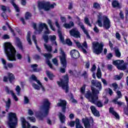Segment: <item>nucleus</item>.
<instances>
[{
	"instance_id": "obj_5",
	"label": "nucleus",
	"mask_w": 128,
	"mask_h": 128,
	"mask_svg": "<svg viewBox=\"0 0 128 128\" xmlns=\"http://www.w3.org/2000/svg\"><path fill=\"white\" fill-rule=\"evenodd\" d=\"M33 28L34 30H36V31L34 32V34H40L42 32L44 28H45V30H46V31H44V34H50V32L48 30V26H46V24L45 23H40L38 24V28H36V23H33Z\"/></svg>"
},
{
	"instance_id": "obj_14",
	"label": "nucleus",
	"mask_w": 128,
	"mask_h": 128,
	"mask_svg": "<svg viewBox=\"0 0 128 128\" xmlns=\"http://www.w3.org/2000/svg\"><path fill=\"white\" fill-rule=\"evenodd\" d=\"M76 124V128H84V127L80 124V120L78 118H76V121H71L69 125L71 128H74V124Z\"/></svg>"
},
{
	"instance_id": "obj_56",
	"label": "nucleus",
	"mask_w": 128,
	"mask_h": 128,
	"mask_svg": "<svg viewBox=\"0 0 128 128\" xmlns=\"http://www.w3.org/2000/svg\"><path fill=\"white\" fill-rule=\"evenodd\" d=\"M16 46L20 48V50H22V42H17Z\"/></svg>"
},
{
	"instance_id": "obj_27",
	"label": "nucleus",
	"mask_w": 128,
	"mask_h": 128,
	"mask_svg": "<svg viewBox=\"0 0 128 128\" xmlns=\"http://www.w3.org/2000/svg\"><path fill=\"white\" fill-rule=\"evenodd\" d=\"M68 74H70V76H80V71L77 72L76 70H74V71L69 70Z\"/></svg>"
},
{
	"instance_id": "obj_49",
	"label": "nucleus",
	"mask_w": 128,
	"mask_h": 128,
	"mask_svg": "<svg viewBox=\"0 0 128 128\" xmlns=\"http://www.w3.org/2000/svg\"><path fill=\"white\" fill-rule=\"evenodd\" d=\"M32 86H33V88L35 89V90H40V86H38V84L33 83L32 84Z\"/></svg>"
},
{
	"instance_id": "obj_10",
	"label": "nucleus",
	"mask_w": 128,
	"mask_h": 128,
	"mask_svg": "<svg viewBox=\"0 0 128 128\" xmlns=\"http://www.w3.org/2000/svg\"><path fill=\"white\" fill-rule=\"evenodd\" d=\"M74 42H75L78 48H80L84 54H87L88 52L86 50L88 48V44H86V42H84L82 45L80 44V43L76 40H74Z\"/></svg>"
},
{
	"instance_id": "obj_40",
	"label": "nucleus",
	"mask_w": 128,
	"mask_h": 128,
	"mask_svg": "<svg viewBox=\"0 0 128 128\" xmlns=\"http://www.w3.org/2000/svg\"><path fill=\"white\" fill-rule=\"evenodd\" d=\"M8 80L10 82H12L14 80V74H12L8 73Z\"/></svg>"
},
{
	"instance_id": "obj_8",
	"label": "nucleus",
	"mask_w": 128,
	"mask_h": 128,
	"mask_svg": "<svg viewBox=\"0 0 128 128\" xmlns=\"http://www.w3.org/2000/svg\"><path fill=\"white\" fill-rule=\"evenodd\" d=\"M56 6V3H53L50 4V2H38V8L39 10H44L46 11L50 10V8H54Z\"/></svg>"
},
{
	"instance_id": "obj_1",
	"label": "nucleus",
	"mask_w": 128,
	"mask_h": 128,
	"mask_svg": "<svg viewBox=\"0 0 128 128\" xmlns=\"http://www.w3.org/2000/svg\"><path fill=\"white\" fill-rule=\"evenodd\" d=\"M4 52L7 56V60L10 62H16V50L10 42L4 43Z\"/></svg>"
},
{
	"instance_id": "obj_59",
	"label": "nucleus",
	"mask_w": 128,
	"mask_h": 128,
	"mask_svg": "<svg viewBox=\"0 0 128 128\" xmlns=\"http://www.w3.org/2000/svg\"><path fill=\"white\" fill-rule=\"evenodd\" d=\"M81 94H84L86 92V85H84L80 88Z\"/></svg>"
},
{
	"instance_id": "obj_64",
	"label": "nucleus",
	"mask_w": 128,
	"mask_h": 128,
	"mask_svg": "<svg viewBox=\"0 0 128 128\" xmlns=\"http://www.w3.org/2000/svg\"><path fill=\"white\" fill-rule=\"evenodd\" d=\"M116 38L118 40H120V33L116 32Z\"/></svg>"
},
{
	"instance_id": "obj_18",
	"label": "nucleus",
	"mask_w": 128,
	"mask_h": 128,
	"mask_svg": "<svg viewBox=\"0 0 128 128\" xmlns=\"http://www.w3.org/2000/svg\"><path fill=\"white\" fill-rule=\"evenodd\" d=\"M55 24L56 26V28H58V36L60 38V42L62 43H64V37L62 36V31L60 30V24H58V20H56L55 22Z\"/></svg>"
},
{
	"instance_id": "obj_19",
	"label": "nucleus",
	"mask_w": 128,
	"mask_h": 128,
	"mask_svg": "<svg viewBox=\"0 0 128 128\" xmlns=\"http://www.w3.org/2000/svg\"><path fill=\"white\" fill-rule=\"evenodd\" d=\"M60 58L61 62V64L63 66H64V52L62 50V48H60Z\"/></svg>"
},
{
	"instance_id": "obj_30",
	"label": "nucleus",
	"mask_w": 128,
	"mask_h": 128,
	"mask_svg": "<svg viewBox=\"0 0 128 128\" xmlns=\"http://www.w3.org/2000/svg\"><path fill=\"white\" fill-rule=\"evenodd\" d=\"M57 84L59 86L64 90V79H60V82H57Z\"/></svg>"
},
{
	"instance_id": "obj_12",
	"label": "nucleus",
	"mask_w": 128,
	"mask_h": 128,
	"mask_svg": "<svg viewBox=\"0 0 128 128\" xmlns=\"http://www.w3.org/2000/svg\"><path fill=\"white\" fill-rule=\"evenodd\" d=\"M82 122L84 124L86 128H90V122H94L92 118H88L87 117L82 118Z\"/></svg>"
},
{
	"instance_id": "obj_33",
	"label": "nucleus",
	"mask_w": 128,
	"mask_h": 128,
	"mask_svg": "<svg viewBox=\"0 0 128 128\" xmlns=\"http://www.w3.org/2000/svg\"><path fill=\"white\" fill-rule=\"evenodd\" d=\"M47 22H48V24L49 25L50 28L52 30H54V32L56 30V28H54V26H52V22L50 20H47Z\"/></svg>"
},
{
	"instance_id": "obj_25",
	"label": "nucleus",
	"mask_w": 128,
	"mask_h": 128,
	"mask_svg": "<svg viewBox=\"0 0 128 128\" xmlns=\"http://www.w3.org/2000/svg\"><path fill=\"white\" fill-rule=\"evenodd\" d=\"M32 80L36 82H37L38 84H40V80H38V78L36 76H34V74H32L29 79L30 82H32Z\"/></svg>"
},
{
	"instance_id": "obj_26",
	"label": "nucleus",
	"mask_w": 128,
	"mask_h": 128,
	"mask_svg": "<svg viewBox=\"0 0 128 128\" xmlns=\"http://www.w3.org/2000/svg\"><path fill=\"white\" fill-rule=\"evenodd\" d=\"M60 102H58L57 104V106H60L61 108H62V112L64 111V100H60Z\"/></svg>"
},
{
	"instance_id": "obj_2",
	"label": "nucleus",
	"mask_w": 128,
	"mask_h": 128,
	"mask_svg": "<svg viewBox=\"0 0 128 128\" xmlns=\"http://www.w3.org/2000/svg\"><path fill=\"white\" fill-rule=\"evenodd\" d=\"M97 24L100 28H103L106 30H108L110 28V20L106 16H102V13H98V14Z\"/></svg>"
},
{
	"instance_id": "obj_7",
	"label": "nucleus",
	"mask_w": 128,
	"mask_h": 128,
	"mask_svg": "<svg viewBox=\"0 0 128 128\" xmlns=\"http://www.w3.org/2000/svg\"><path fill=\"white\" fill-rule=\"evenodd\" d=\"M91 84L96 88L97 90L92 87L91 90H92V96H95V94H100V90H102V84L98 80H92Z\"/></svg>"
},
{
	"instance_id": "obj_23",
	"label": "nucleus",
	"mask_w": 128,
	"mask_h": 128,
	"mask_svg": "<svg viewBox=\"0 0 128 128\" xmlns=\"http://www.w3.org/2000/svg\"><path fill=\"white\" fill-rule=\"evenodd\" d=\"M109 112L114 116L116 120H120V116L118 114V113H116V111H114V108H110L109 109Z\"/></svg>"
},
{
	"instance_id": "obj_11",
	"label": "nucleus",
	"mask_w": 128,
	"mask_h": 128,
	"mask_svg": "<svg viewBox=\"0 0 128 128\" xmlns=\"http://www.w3.org/2000/svg\"><path fill=\"white\" fill-rule=\"evenodd\" d=\"M124 60H116L115 61H113V64L114 66H116L118 70H124L126 67V65L124 64Z\"/></svg>"
},
{
	"instance_id": "obj_62",
	"label": "nucleus",
	"mask_w": 128,
	"mask_h": 128,
	"mask_svg": "<svg viewBox=\"0 0 128 128\" xmlns=\"http://www.w3.org/2000/svg\"><path fill=\"white\" fill-rule=\"evenodd\" d=\"M16 58H17L18 60H22V56L20 54L17 53L16 54Z\"/></svg>"
},
{
	"instance_id": "obj_57",
	"label": "nucleus",
	"mask_w": 128,
	"mask_h": 128,
	"mask_svg": "<svg viewBox=\"0 0 128 128\" xmlns=\"http://www.w3.org/2000/svg\"><path fill=\"white\" fill-rule=\"evenodd\" d=\"M52 62L53 64H54L55 66H58V60L56 59V58H53L52 60Z\"/></svg>"
},
{
	"instance_id": "obj_36",
	"label": "nucleus",
	"mask_w": 128,
	"mask_h": 128,
	"mask_svg": "<svg viewBox=\"0 0 128 128\" xmlns=\"http://www.w3.org/2000/svg\"><path fill=\"white\" fill-rule=\"evenodd\" d=\"M26 40L29 44H32V40H30V32H28Z\"/></svg>"
},
{
	"instance_id": "obj_21",
	"label": "nucleus",
	"mask_w": 128,
	"mask_h": 128,
	"mask_svg": "<svg viewBox=\"0 0 128 128\" xmlns=\"http://www.w3.org/2000/svg\"><path fill=\"white\" fill-rule=\"evenodd\" d=\"M6 90L7 94H11L14 100L16 102H18V97H16V96L14 94V92L12 90H10V89H8V87H6Z\"/></svg>"
},
{
	"instance_id": "obj_50",
	"label": "nucleus",
	"mask_w": 128,
	"mask_h": 128,
	"mask_svg": "<svg viewBox=\"0 0 128 128\" xmlns=\"http://www.w3.org/2000/svg\"><path fill=\"white\" fill-rule=\"evenodd\" d=\"M111 86L114 88V90L116 92V90H118V84L116 83H113L111 84Z\"/></svg>"
},
{
	"instance_id": "obj_6",
	"label": "nucleus",
	"mask_w": 128,
	"mask_h": 128,
	"mask_svg": "<svg viewBox=\"0 0 128 128\" xmlns=\"http://www.w3.org/2000/svg\"><path fill=\"white\" fill-rule=\"evenodd\" d=\"M8 124L10 128H16L18 125V118L16 113L10 112L8 114Z\"/></svg>"
},
{
	"instance_id": "obj_29",
	"label": "nucleus",
	"mask_w": 128,
	"mask_h": 128,
	"mask_svg": "<svg viewBox=\"0 0 128 128\" xmlns=\"http://www.w3.org/2000/svg\"><path fill=\"white\" fill-rule=\"evenodd\" d=\"M58 116L60 118V122L62 124L64 122V114H62V112H59Z\"/></svg>"
},
{
	"instance_id": "obj_48",
	"label": "nucleus",
	"mask_w": 128,
	"mask_h": 128,
	"mask_svg": "<svg viewBox=\"0 0 128 128\" xmlns=\"http://www.w3.org/2000/svg\"><path fill=\"white\" fill-rule=\"evenodd\" d=\"M1 60L2 62V64L5 68V70H8V66H6V60L4 58H2Z\"/></svg>"
},
{
	"instance_id": "obj_55",
	"label": "nucleus",
	"mask_w": 128,
	"mask_h": 128,
	"mask_svg": "<svg viewBox=\"0 0 128 128\" xmlns=\"http://www.w3.org/2000/svg\"><path fill=\"white\" fill-rule=\"evenodd\" d=\"M49 38H50L51 42H54V40H56V37L54 35L50 36Z\"/></svg>"
},
{
	"instance_id": "obj_47",
	"label": "nucleus",
	"mask_w": 128,
	"mask_h": 128,
	"mask_svg": "<svg viewBox=\"0 0 128 128\" xmlns=\"http://www.w3.org/2000/svg\"><path fill=\"white\" fill-rule=\"evenodd\" d=\"M42 38L44 40V42H46V44H48V36L46 34H44L42 36Z\"/></svg>"
},
{
	"instance_id": "obj_60",
	"label": "nucleus",
	"mask_w": 128,
	"mask_h": 128,
	"mask_svg": "<svg viewBox=\"0 0 128 128\" xmlns=\"http://www.w3.org/2000/svg\"><path fill=\"white\" fill-rule=\"evenodd\" d=\"M66 44L69 46H72V41L70 39L66 40Z\"/></svg>"
},
{
	"instance_id": "obj_53",
	"label": "nucleus",
	"mask_w": 128,
	"mask_h": 128,
	"mask_svg": "<svg viewBox=\"0 0 128 128\" xmlns=\"http://www.w3.org/2000/svg\"><path fill=\"white\" fill-rule=\"evenodd\" d=\"M27 120H30V122H36V118L34 116H32V117L28 116L27 117Z\"/></svg>"
},
{
	"instance_id": "obj_15",
	"label": "nucleus",
	"mask_w": 128,
	"mask_h": 128,
	"mask_svg": "<svg viewBox=\"0 0 128 128\" xmlns=\"http://www.w3.org/2000/svg\"><path fill=\"white\" fill-rule=\"evenodd\" d=\"M70 36L74 38H80V33L78 32V30L76 28H73L70 31Z\"/></svg>"
},
{
	"instance_id": "obj_39",
	"label": "nucleus",
	"mask_w": 128,
	"mask_h": 128,
	"mask_svg": "<svg viewBox=\"0 0 128 128\" xmlns=\"http://www.w3.org/2000/svg\"><path fill=\"white\" fill-rule=\"evenodd\" d=\"M11 0L12 4L16 12H19L20 9L18 7V6H16V4H14V0Z\"/></svg>"
},
{
	"instance_id": "obj_44",
	"label": "nucleus",
	"mask_w": 128,
	"mask_h": 128,
	"mask_svg": "<svg viewBox=\"0 0 128 128\" xmlns=\"http://www.w3.org/2000/svg\"><path fill=\"white\" fill-rule=\"evenodd\" d=\"M122 36H124V38L126 44H128V41H126V36H128V33L126 32L123 31L122 32Z\"/></svg>"
},
{
	"instance_id": "obj_34",
	"label": "nucleus",
	"mask_w": 128,
	"mask_h": 128,
	"mask_svg": "<svg viewBox=\"0 0 128 128\" xmlns=\"http://www.w3.org/2000/svg\"><path fill=\"white\" fill-rule=\"evenodd\" d=\"M74 26V24L72 22H70V24H64V28H72Z\"/></svg>"
},
{
	"instance_id": "obj_54",
	"label": "nucleus",
	"mask_w": 128,
	"mask_h": 128,
	"mask_svg": "<svg viewBox=\"0 0 128 128\" xmlns=\"http://www.w3.org/2000/svg\"><path fill=\"white\" fill-rule=\"evenodd\" d=\"M84 20L86 24H88V26H92V24L90 22V20H88V18H85Z\"/></svg>"
},
{
	"instance_id": "obj_45",
	"label": "nucleus",
	"mask_w": 128,
	"mask_h": 128,
	"mask_svg": "<svg viewBox=\"0 0 128 128\" xmlns=\"http://www.w3.org/2000/svg\"><path fill=\"white\" fill-rule=\"evenodd\" d=\"M20 90H22V88H20V86H16V90L17 92L18 96H20Z\"/></svg>"
},
{
	"instance_id": "obj_51",
	"label": "nucleus",
	"mask_w": 128,
	"mask_h": 128,
	"mask_svg": "<svg viewBox=\"0 0 128 128\" xmlns=\"http://www.w3.org/2000/svg\"><path fill=\"white\" fill-rule=\"evenodd\" d=\"M115 54L117 58H120L121 54L118 49L115 50Z\"/></svg>"
},
{
	"instance_id": "obj_4",
	"label": "nucleus",
	"mask_w": 128,
	"mask_h": 128,
	"mask_svg": "<svg viewBox=\"0 0 128 128\" xmlns=\"http://www.w3.org/2000/svg\"><path fill=\"white\" fill-rule=\"evenodd\" d=\"M85 97L86 98H88L90 102L96 104L98 108H102V103L100 101L98 100V94L92 95L90 91H88L87 93L85 94Z\"/></svg>"
},
{
	"instance_id": "obj_9",
	"label": "nucleus",
	"mask_w": 128,
	"mask_h": 128,
	"mask_svg": "<svg viewBox=\"0 0 128 128\" xmlns=\"http://www.w3.org/2000/svg\"><path fill=\"white\" fill-rule=\"evenodd\" d=\"M92 44L94 52L96 54H102L104 50V44L102 42H94Z\"/></svg>"
},
{
	"instance_id": "obj_41",
	"label": "nucleus",
	"mask_w": 128,
	"mask_h": 128,
	"mask_svg": "<svg viewBox=\"0 0 128 128\" xmlns=\"http://www.w3.org/2000/svg\"><path fill=\"white\" fill-rule=\"evenodd\" d=\"M116 94L118 96L116 97L114 100H118L119 98H122V92H120V91H117Z\"/></svg>"
},
{
	"instance_id": "obj_22",
	"label": "nucleus",
	"mask_w": 128,
	"mask_h": 128,
	"mask_svg": "<svg viewBox=\"0 0 128 128\" xmlns=\"http://www.w3.org/2000/svg\"><path fill=\"white\" fill-rule=\"evenodd\" d=\"M78 24L80 26V28H82V30H83L84 32L86 34V38H90V34H88V30H86V28H84V24H82V23L80 22H79Z\"/></svg>"
},
{
	"instance_id": "obj_32",
	"label": "nucleus",
	"mask_w": 128,
	"mask_h": 128,
	"mask_svg": "<svg viewBox=\"0 0 128 128\" xmlns=\"http://www.w3.org/2000/svg\"><path fill=\"white\" fill-rule=\"evenodd\" d=\"M5 102L6 104V111L8 112L10 107V99L8 98V101Z\"/></svg>"
},
{
	"instance_id": "obj_24",
	"label": "nucleus",
	"mask_w": 128,
	"mask_h": 128,
	"mask_svg": "<svg viewBox=\"0 0 128 128\" xmlns=\"http://www.w3.org/2000/svg\"><path fill=\"white\" fill-rule=\"evenodd\" d=\"M90 108L92 110V113L95 116H100V112L96 110V107L92 106L90 107Z\"/></svg>"
},
{
	"instance_id": "obj_28",
	"label": "nucleus",
	"mask_w": 128,
	"mask_h": 128,
	"mask_svg": "<svg viewBox=\"0 0 128 128\" xmlns=\"http://www.w3.org/2000/svg\"><path fill=\"white\" fill-rule=\"evenodd\" d=\"M44 46L45 50H46L47 52H50L52 50V46H50V44H44Z\"/></svg>"
},
{
	"instance_id": "obj_46",
	"label": "nucleus",
	"mask_w": 128,
	"mask_h": 128,
	"mask_svg": "<svg viewBox=\"0 0 128 128\" xmlns=\"http://www.w3.org/2000/svg\"><path fill=\"white\" fill-rule=\"evenodd\" d=\"M114 104H118V106H122V103L120 101H118V100L116 99H114L112 100V101Z\"/></svg>"
},
{
	"instance_id": "obj_13",
	"label": "nucleus",
	"mask_w": 128,
	"mask_h": 128,
	"mask_svg": "<svg viewBox=\"0 0 128 128\" xmlns=\"http://www.w3.org/2000/svg\"><path fill=\"white\" fill-rule=\"evenodd\" d=\"M0 8L4 12H2L1 14V16L2 18H4V20H8V17L6 16V12H10V8L6 7L4 5L0 6Z\"/></svg>"
},
{
	"instance_id": "obj_37",
	"label": "nucleus",
	"mask_w": 128,
	"mask_h": 128,
	"mask_svg": "<svg viewBox=\"0 0 128 128\" xmlns=\"http://www.w3.org/2000/svg\"><path fill=\"white\" fill-rule=\"evenodd\" d=\"M96 76L98 78H102V71L100 70V67H98V68Z\"/></svg>"
},
{
	"instance_id": "obj_38",
	"label": "nucleus",
	"mask_w": 128,
	"mask_h": 128,
	"mask_svg": "<svg viewBox=\"0 0 128 128\" xmlns=\"http://www.w3.org/2000/svg\"><path fill=\"white\" fill-rule=\"evenodd\" d=\"M122 76H124V74L120 73L119 75L114 76V80H121Z\"/></svg>"
},
{
	"instance_id": "obj_43",
	"label": "nucleus",
	"mask_w": 128,
	"mask_h": 128,
	"mask_svg": "<svg viewBox=\"0 0 128 128\" xmlns=\"http://www.w3.org/2000/svg\"><path fill=\"white\" fill-rule=\"evenodd\" d=\"M93 8H96V10H100V5L98 2H95L93 4Z\"/></svg>"
},
{
	"instance_id": "obj_17",
	"label": "nucleus",
	"mask_w": 128,
	"mask_h": 128,
	"mask_svg": "<svg viewBox=\"0 0 128 128\" xmlns=\"http://www.w3.org/2000/svg\"><path fill=\"white\" fill-rule=\"evenodd\" d=\"M71 57L73 58H80V52L76 50H72L70 52Z\"/></svg>"
},
{
	"instance_id": "obj_20",
	"label": "nucleus",
	"mask_w": 128,
	"mask_h": 128,
	"mask_svg": "<svg viewBox=\"0 0 128 128\" xmlns=\"http://www.w3.org/2000/svg\"><path fill=\"white\" fill-rule=\"evenodd\" d=\"M68 76L66 74L64 76V88L66 92H68V90H70V88H68Z\"/></svg>"
},
{
	"instance_id": "obj_16",
	"label": "nucleus",
	"mask_w": 128,
	"mask_h": 128,
	"mask_svg": "<svg viewBox=\"0 0 128 128\" xmlns=\"http://www.w3.org/2000/svg\"><path fill=\"white\" fill-rule=\"evenodd\" d=\"M20 120L22 124V128H30V122H26V119L24 117H22L20 118Z\"/></svg>"
},
{
	"instance_id": "obj_42",
	"label": "nucleus",
	"mask_w": 128,
	"mask_h": 128,
	"mask_svg": "<svg viewBox=\"0 0 128 128\" xmlns=\"http://www.w3.org/2000/svg\"><path fill=\"white\" fill-rule=\"evenodd\" d=\"M112 6L113 8H119L120 3L118 1H113L112 2Z\"/></svg>"
},
{
	"instance_id": "obj_31",
	"label": "nucleus",
	"mask_w": 128,
	"mask_h": 128,
	"mask_svg": "<svg viewBox=\"0 0 128 128\" xmlns=\"http://www.w3.org/2000/svg\"><path fill=\"white\" fill-rule=\"evenodd\" d=\"M36 37L35 36V35H32V40L34 42L37 50H38V52H40V48H38V43L36 42Z\"/></svg>"
},
{
	"instance_id": "obj_63",
	"label": "nucleus",
	"mask_w": 128,
	"mask_h": 128,
	"mask_svg": "<svg viewBox=\"0 0 128 128\" xmlns=\"http://www.w3.org/2000/svg\"><path fill=\"white\" fill-rule=\"evenodd\" d=\"M44 56H45V58H51L52 55L50 54H44Z\"/></svg>"
},
{
	"instance_id": "obj_35",
	"label": "nucleus",
	"mask_w": 128,
	"mask_h": 128,
	"mask_svg": "<svg viewBox=\"0 0 128 128\" xmlns=\"http://www.w3.org/2000/svg\"><path fill=\"white\" fill-rule=\"evenodd\" d=\"M46 74H47V76H48L50 80H52V78H54V74H52L50 72L46 71Z\"/></svg>"
},
{
	"instance_id": "obj_52",
	"label": "nucleus",
	"mask_w": 128,
	"mask_h": 128,
	"mask_svg": "<svg viewBox=\"0 0 128 128\" xmlns=\"http://www.w3.org/2000/svg\"><path fill=\"white\" fill-rule=\"evenodd\" d=\"M32 17V14L29 12H26V14H25V18L26 20H29L30 18Z\"/></svg>"
},
{
	"instance_id": "obj_58",
	"label": "nucleus",
	"mask_w": 128,
	"mask_h": 128,
	"mask_svg": "<svg viewBox=\"0 0 128 128\" xmlns=\"http://www.w3.org/2000/svg\"><path fill=\"white\" fill-rule=\"evenodd\" d=\"M31 68H33L34 72H38L36 70V68H38V64H34L31 66Z\"/></svg>"
},
{
	"instance_id": "obj_3",
	"label": "nucleus",
	"mask_w": 128,
	"mask_h": 128,
	"mask_svg": "<svg viewBox=\"0 0 128 128\" xmlns=\"http://www.w3.org/2000/svg\"><path fill=\"white\" fill-rule=\"evenodd\" d=\"M50 104V103L48 101V100H44L43 106L40 107V109L42 110V112H40L37 113V116L38 118H44L48 114Z\"/></svg>"
},
{
	"instance_id": "obj_61",
	"label": "nucleus",
	"mask_w": 128,
	"mask_h": 128,
	"mask_svg": "<svg viewBox=\"0 0 128 128\" xmlns=\"http://www.w3.org/2000/svg\"><path fill=\"white\" fill-rule=\"evenodd\" d=\"M30 102V100H28V98L26 97V96H24V104H28V102Z\"/></svg>"
}]
</instances>
